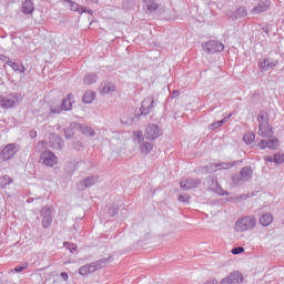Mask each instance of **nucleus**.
I'll return each mask as SVG.
<instances>
[{
  "mask_svg": "<svg viewBox=\"0 0 284 284\" xmlns=\"http://www.w3.org/2000/svg\"><path fill=\"white\" fill-rule=\"evenodd\" d=\"M19 103V94L12 93L10 95H0V108H4V110H10V108H14Z\"/></svg>",
  "mask_w": 284,
  "mask_h": 284,
  "instance_id": "423d86ee",
  "label": "nucleus"
},
{
  "mask_svg": "<svg viewBox=\"0 0 284 284\" xmlns=\"http://www.w3.org/2000/svg\"><path fill=\"white\" fill-rule=\"evenodd\" d=\"M12 70H14V72H20L21 74H23V72H26V67L23 65H19L18 63H14L12 64Z\"/></svg>",
  "mask_w": 284,
  "mask_h": 284,
  "instance_id": "f704fd0d",
  "label": "nucleus"
},
{
  "mask_svg": "<svg viewBox=\"0 0 284 284\" xmlns=\"http://www.w3.org/2000/svg\"><path fill=\"white\" fill-rule=\"evenodd\" d=\"M64 1L71 6V10H72L73 12H77V10H79V4H77V3L73 2L72 0H64Z\"/></svg>",
  "mask_w": 284,
  "mask_h": 284,
  "instance_id": "e433bc0d",
  "label": "nucleus"
},
{
  "mask_svg": "<svg viewBox=\"0 0 284 284\" xmlns=\"http://www.w3.org/2000/svg\"><path fill=\"white\" fill-rule=\"evenodd\" d=\"M80 132L85 136H94L95 132L92 126H88L87 124H79Z\"/></svg>",
  "mask_w": 284,
  "mask_h": 284,
  "instance_id": "393cba45",
  "label": "nucleus"
},
{
  "mask_svg": "<svg viewBox=\"0 0 284 284\" xmlns=\"http://www.w3.org/2000/svg\"><path fill=\"white\" fill-rule=\"evenodd\" d=\"M274 221V216L272 213H264L260 217V225H263V227H267V225H272V222Z\"/></svg>",
  "mask_w": 284,
  "mask_h": 284,
  "instance_id": "412c9836",
  "label": "nucleus"
},
{
  "mask_svg": "<svg viewBox=\"0 0 284 284\" xmlns=\"http://www.w3.org/2000/svg\"><path fill=\"white\" fill-rule=\"evenodd\" d=\"M22 12L23 14H32V12H34V3L32 0H24L22 2Z\"/></svg>",
  "mask_w": 284,
  "mask_h": 284,
  "instance_id": "4be33fe9",
  "label": "nucleus"
},
{
  "mask_svg": "<svg viewBox=\"0 0 284 284\" xmlns=\"http://www.w3.org/2000/svg\"><path fill=\"white\" fill-rule=\"evenodd\" d=\"M276 65H278V60H275V61H270V64H268V70H272V68H276Z\"/></svg>",
  "mask_w": 284,
  "mask_h": 284,
  "instance_id": "ea45409f",
  "label": "nucleus"
},
{
  "mask_svg": "<svg viewBox=\"0 0 284 284\" xmlns=\"http://www.w3.org/2000/svg\"><path fill=\"white\" fill-rule=\"evenodd\" d=\"M31 136H37V132H31Z\"/></svg>",
  "mask_w": 284,
  "mask_h": 284,
  "instance_id": "864d4df0",
  "label": "nucleus"
},
{
  "mask_svg": "<svg viewBox=\"0 0 284 284\" xmlns=\"http://www.w3.org/2000/svg\"><path fill=\"white\" fill-rule=\"evenodd\" d=\"M110 263V258H102L90 264H85L79 268V274L81 276H88V274H92L98 270L105 267Z\"/></svg>",
  "mask_w": 284,
  "mask_h": 284,
  "instance_id": "f03ea898",
  "label": "nucleus"
},
{
  "mask_svg": "<svg viewBox=\"0 0 284 284\" xmlns=\"http://www.w3.org/2000/svg\"><path fill=\"white\" fill-rule=\"evenodd\" d=\"M253 174L252 166L242 168L240 172L232 175V183L233 185H243L252 179Z\"/></svg>",
  "mask_w": 284,
  "mask_h": 284,
  "instance_id": "7ed1b4c3",
  "label": "nucleus"
},
{
  "mask_svg": "<svg viewBox=\"0 0 284 284\" xmlns=\"http://www.w3.org/2000/svg\"><path fill=\"white\" fill-rule=\"evenodd\" d=\"M202 48L206 54H216V52H223L225 50V44L219 42L217 40H211L203 43Z\"/></svg>",
  "mask_w": 284,
  "mask_h": 284,
  "instance_id": "39448f33",
  "label": "nucleus"
},
{
  "mask_svg": "<svg viewBox=\"0 0 284 284\" xmlns=\"http://www.w3.org/2000/svg\"><path fill=\"white\" fill-rule=\"evenodd\" d=\"M232 254H243V252H245V248H243V246H237L232 248Z\"/></svg>",
  "mask_w": 284,
  "mask_h": 284,
  "instance_id": "58836bf2",
  "label": "nucleus"
},
{
  "mask_svg": "<svg viewBox=\"0 0 284 284\" xmlns=\"http://www.w3.org/2000/svg\"><path fill=\"white\" fill-rule=\"evenodd\" d=\"M64 247H67L68 250H70L71 254H74V252H77V244H71L69 242L64 243Z\"/></svg>",
  "mask_w": 284,
  "mask_h": 284,
  "instance_id": "c9c22d12",
  "label": "nucleus"
},
{
  "mask_svg": "<svg viewBox=\"0 0 284 284\" xmlns=\"http://www.w3.org/2000/svg\"><path fill=\"white\" fill-rule=\"evenodd\" d=\"M101 94H112L113 92H116V87L110 82H104L101 84Z\"/></svg>",
  "mask_w": 284,
  "mask_h": 284,
  "instance_id": "aec40b11",
  "label": "nucleus"
},
{
  "mask_svg": "<svg viewBox=\"0 0 284 284\" xmlns=\"http://www.w3.org/2000/svg\"><path fill=\"white\" fill-rule=\"evenodd\" d=\"M273 163L276 165H283L284 163V154L282 153H276L273 155Z\"/></svg>",
  "mask_w": 284,
  "mask_h": 284,
  "instance_id": "7c9ffc66",
  "label": "nucleus"
},
{
  "mask_svg": "<svg viewBox=\"0 0 284 284\" xmlns=\"http://www.w3.org/2000/svg\"><path fill=\"white\" fill-rule=\"evenodd\" d=\"M264 161H266V163H274V158H272V155H266L264 156Z\"/></svg>",
  "mask_w": 284,
  "mask_h": 284,
  "instance_id": "a19ab883",
  "label": "nucleus"
},
{
  "mask_svg": "<svg viewBox=\"0 0 284 284\" xmlns=\"http://www.w3.org/2000/svg\"><path fill=\"white\" fill-rule=\"evenodd\" d=\"M101 176L99 175H91L88 176L87 179L82 180L78 184V190H85L88 187H92V185H97V183L100 182Z\"/></svg>",
  "mask_w": 284,
  "mask_h": 284,
  "instance_id": "9b49d317",
  "label": "nucleus"
},
{
  "mask_svg": "<svg viewBox=\"0 0 284 284\" xmlns=\"http://www.w3.org/2000/svg\"><path fill=\"white\" fill-rule=\"evenodd\" d=\"M230 119H232V113H230L227 116H224L222 120L213 122L209 129L214 131L217 130V128H221L224 123H227V121H230Z\"/></svg>",
  "mask_w": 284,
  "mask_h": 284,
  "instance_id": "b1692460",
  "label": "nucleus"
},
{
  "mask_svg": "<svg viewBox=\"0 0 284 284\" xmlns=\"http://www.w3.org/2000/svg\"><path fill=\"white\" fill-rule=\"evenodd\" d=\"M257 122L258 125H261V123H270V118H267V113L260 112L257 115Z\"/></svg>",
  "mask_w": 284,
  "mask_h": 284,
  "instance_id": "c756f323",
  "label": "nucleus"
},
{
  "mask_svg": "<svg viewBox=\"0 0 284 284\" xmlns=\"http://www.w3.org/2000/svg\"><path fill=\"white\" fill-rule=\"evenodd\" d=\"M70 111L72 110V94H68L67 98L63 99L62 103L60 106H51V112L52 114H61V112Z\"/></svg>",
  "mask_w": 284,
  "mask_h": 284,
  "instance_id": "6e6552de",
  "label": "nucleus"
},
{
  "mask_svg": "<svg viewBox=\"0 0 284 284\" xmlns=\"http://www.w3.org/2000/svg\"><path fill=\"white\" fill-rule=\"evenodd\" d=\"M256 140V135L254 134V132H246L243 135V141L244 143H246V145H252V142Z\"/></svg>",
  "mask_w": 284,
  "mask_h": 284,
  "instance_id": "c85d7f7f",
  "label": "nucleus"
},
{
  "mask_svg": "<svg viewBox=\"0 0 284 284\" xmlns=\"http://www.w3.org/2000/svg\"><path fill=\"white\" fill-rule=\"evenodd\" d=\"M152 150H154V145L150 142H144L141 146H140V152L142 154H150L152 152Z\"/></svg>",
  "mask_w": 284,
  "mask_h": 284,
  "instance_id": "bb28decb",
  "label": "nucleus"
},
{
  "mask_svg": "<svg viewBox=\"0 0 284 284\" xmlns=\"http://www.w3.org/2000/svg\"><path fill=\"white\" fill-rule=\"evenodd\" d=\"M8 180H9V182L4 183V185H10V183H12V180H10V176L4 178V181H8Z\"/></svg>",
  "mask_w": 284,
  "mask_h": 284,
  "instance_id": "8fccbe9b",
  "label": "nucleus"
},
{
  "mask_svg": "<svg viewBox=\"0 0 284 284\" xmlns=\"http://www.w3.org/2000/svg\"><path fill=\"white\" fill-rule=\"evenodd\" d=\"M205 168H206V172H212V171L216 172V170H230L231 168H234V162L233 163L224 162V163H220V164L214 163V164H211L210 166L206 165ZM216 168H219V169H216Z\"/></svg>",
  "mask_w": 284,
  "mask_h": 284,
  "instance_id": "6ab92c4d",
  "label": "nucleus"
},
{
  "mask_svg": "<svg viewBox=\"0 0 284 284\" xmlns=\"http://www.w3.org/2000/svg\"><path fill=\"white\" fill-rule=\"evenodd\" d=\"M133 135L135 138V141H138V143H143V141H145V138L143 136V132L141 131L133 132Z\"/></svg>",
  "mask_w": 284,
  "mask_h": 284,
  "instance_id": "473e14b6",
  "label": "nucleus"
},
{
  "mask_svg": "<svg viewBox=\"0 0 284 284\" xmlns=\"http://www.w3.org/2000/svg\"><path fill=\"white\" fill-rule=\"evenodd\" d=\"M272 128L270 126V123H261L258 124V135L262 136V139H272Z\"/></svg>",
  "mask_w": 284,
  "mask_h": 284,
  "instance_id": "a211bd4d",
  "label": "nucleus"
},
{
  "mask_svg": "<svg viewBox=\"0 0 284 284\" xmlns=\"http://www.w3.org/2000/svg\"><path fill=\"white\" fill-rule=\"evenodd\" d=\"M256 227V217L252 215H246L239 219L235 223V229L237 232H247V230H254Z\"/></svg>",
  "mask_w": 284,
  "mask_h": 284,
  "instance_id": "20e7f679",
  "label": "nucleus"
},
{
  "mask_svg": "<svg viewBox=\"0 0 284 284\" xmlns=\"http://www.w3.org/2000/svg\"><path fill=\"white\" fill-rule=\"evenodd\" d=\"M247 16V8L241 6L240 8L236 9V11L234 12V19H245V17Z\"/></svg>",
  "mask_w": 284,
  "mask_h": 284,
  "instance_id": "a878e982",
  "label": "nucleus"
},
{
  "mask_svg": "<svg viewBox=\"0 0 284 284\" xmlns=\"http://www.w3.org/2000/svg\"><path fill=\"white\" fill-rule=\"evenodd\" d=\"M59 150H63V141L58 142Z\"/></svg>",
  "mask_w": 284,
  "mask_h": 284,
  "instance_id": "09e8293b",
  "label": "nucleus"
},
{
  "mask_svg": "<svg viewBox=\"0 0 284 284\" xmlns=\"http://www.w3.org/2000/svg\"><path fill=\"white\" fill-rule=\"evenodd\" d=\"M178 200H179L181 203H189V202H190V195H187V194L179 195Z\"/></svg>",
  "mask_w": 284,
  "mask_h": 284,
  "instance_id": "4c0bfd02",
  "label": "nucleus"
},
{
  "mask_svg": "<svg viewBox=\"0 0 284 284\" xmlns=\"http://www.w3.org/2000/svg\"><path fill=\"white\" fill-rule=\"evenodd\" d=\"M8 59H10V58H8V57H6V55H1V57H0V60L3 61L4 63L8 62Z\"/></svg>",
  "mask_w": 284,
  "mask_h": 284,
  "instance_id": "49530a36",
  "label": "nucleus"
},
{
  "mask_svg": "<svg viewBox=\"0 0 284 284\" xmlns=\"http://www.w3.org/2000/svg\"><path fill=\"white\" fill-rule=\"evenodd\" d=\"M142 8L146 14H152V12L159 10V4L156 0H142Z\"/></svg>",
  "mask_w": 284,
  "mask_h": 284,
  "instance_id": "dca6fc26",
  "label": "nucleus"
},
{
  "mask_svg": "<svg viewBox=\"0 0 284 284\" xmlns=\"http://www.w3.org/2000/svg\"><path fill=\"white\" fill-rule=\"evenodd\" d=\"M108 214H109V216H111V219L116 216V214H119V207L115 205L109 207Z\"/></svg>",
  "mask_w": 284,
  "mask_h": 284,
  "instance_id": "72a5a7b5",
  "label": "nucleus"
},
{
  "mask_svg": "<svg viewBox=\"0 0 284 284\" xmlns=\"http://www.w3.org/2000/svg\"><path fill=\"white\" fill-rule=\"evenodd\" d=\"M280 145L278 139L274 138V134H272L268 140H262L258 143L260 150H265V148H268V150H276Z\"/></svg>",
  "mask_w": 284,
  "mask_h": 284,
  "instance_id": "f8f14e48",
  "label": "nucleus"
},
{
  "mask_svg": "<svg viewBox=\"0 0 284 284\" xmlns=\"http://www.w3.org/2000/svg\"><path fill=\"white\" fill-rule=\"evenodd\" d=\"M40 161H42L43 165L47 168H54V165L59 163V158H57L52 151L45 150L41 153Z\"/></svg>",
  "mask_w": 284,
  "mask_h": 284,
  "instance_id": "0eeeda50",
  "label": "nucleus"
},
{
  "mask_svg": "<svg viewBox=\"0 0 284 284\" xmlns=\"http://www.w3.org/2000/svg\"><path fill=\"white\" fill-rule=\"evenodd\" d=\"M60 276L61 278H63V281H68V278H70V276H68V273L65 272H62Z\"/></svg>",
  "mask_w": 284,
  "mask_h": 284,
  "instance_id": "37998d69",
  "label": "nucleus"
},
{
  "mask_svg": "<svg viewBox=\"0 0 284 284\" xmlns=\"http://www.w3.org/2000/svg\"><path fill=\"white\" fill-rule=\"evenodd\" d=\"M180 94L181 93L178 90L173 91L172 92V99H176Z\"/></svg>",
  "mask_w": 284,
  "mask_h": 284,
  "instance_id": "c03bdc74",
  "label": "nucleus"
},
{
  "mask_svg": "<svg viewBox=\"0 0 284 284\" xmlns=\"http://www.w3.org/2000/svg\"><path fill=\"white\" fill-rule=\"evenodd\" d=\"M163 134V131H161L159 129V125L156 124H149L145 129V139L148 141H154L156 139H159V136H161Z\"/></svg>",
  "mask_w": 284,
  "mask_h": 284,
  "instance_id": "1a4fd4ad",
  "label": "nucleus"
},
{
  "mask_svg": "<svg viewBox=\"0 0 284 284\" xmlns=\"http://www.w3.org/2000/svg\"><path fill=\"white\" fill-rule=\"evenodd\" d=\"M271 2L270 0H260L257 6H255L252 10L251 13L253 14H262V12H267L270 9Z\"/></svg>",
  "mask_w": 284,
  "mask_h": 284,
  "instance_id": "f3484780",
  "label": "nucleus"
},
{
  "mask_svg": "<svg viewBox=\"0 0 284 284\" xmlns=\"http://www.w3.org/2000/svg\"><path fill=\"white\" fill-rule=\"evenodd\" d=\"M97 99V93L93 91H87L82 98L83 103H92Z\"/></svg>",
  "mask_w": 284,
  "mask_h": 284,
  "instance_id": "cd10ccee",
  "label": "nucleus"
},
{
  "mask_svg": "<svg viewBox=\"0 0 284 284\" xmlns=\"http://www.w3.org/2000/svg\"><path fill=\"white\" fill-rule=\"evenodd\" d=\"M41 214L43 216V219H42V227H44V229L50 227V225H52V211L50 210V207L44 206L41 210Z\"/></svg>",
  "mask_w": 284,
  "mask_h": 284,
  "instance_id": "2eb2a0df",
  "label": "nucleus"
},
{
  "mask_svg": "<svg viewBox=\"0 0 284 284\" xmlns=\"http://www.w3.org/2000/svg\"><path fill=\"white\" fill-rule=\"evenodd\" d=\"M26 270V266H17L14 268V272L19 273V272H23Z\"/></svg>",
  "mask_w": 284,
  "mask_h": 284,
  "instance_id": "79ce46f5",
  "label": "nucleus"
},
{
  "mask_svg": "<svg viewBox=\"0 0 284 284\" xmlns=\"http://www.w3.org/2000/svg\"><path fill=\"white\" fill-rule=\"evenodd\" d=\"M87 1V3H98L99 2V0H85Z\"/></svg>",
  "mask_w": 284,
  "mask_h": 284,
  "instance_id": "3c124183",
  "label": "nucleus"
},
{
  "mask_svg": "<svg viewBox=\"0 0 284 284\" xmlns=\"http://www.w3.org/2000/svg\"><path fill=\"white\" fill-rule=\"evenodd\" d=\"M7 65H10V68H12V65H14V62L11 59H7Z\"/></svg>",
  "mask_w": 284,
  "mask_h": 284,
  "instance_id": "a18cd8bd",
  "label": "nucleus"
},
{
  "mask_svg": "<svg viewBox=\"0 0 284 284\" xmlns=\"http://www.w3.org/2000/svg\"><path fill=\"white\" fill-rule=\"evenodd\" d=\"M19 152V145L17 144H8L3 150H2V158L3 161H10L14 154Z\"/></svg>",
  "mask_w": 284,
  "mask_h": 284,
  "instance_id": "4468645a",
  "label": "nucleus"
},
{
  "mask_svg": "<svg viewBox=\"0 0 284 284\" xmlns=\"http://www.w3.org/2000/svg\"><path fill=\"white\" fill-rule=\"evenodd\" d=\"M180 187L182 190H196V187H201L200 179H186L180 182Z\"/></svg>",
  "mask_w": 284,
  "mask_h": 284,
  "instance_id": "ddd939ff",
  "label": "nucleus"
},
{
  "mask_svg": "<svg viewBox=\"0 0 284 284\" xmlns=\"http://www.w3.org/2000/svg\"><path fill=\"white\" fill-rule=\"evenodd\" d=\"M260 68L261 70H264V72H267L270 70V59L265 58L260 61Z\"/></svg>",
  "mask_w": 284,
  "mask_h": 284,
  "instance_id": "2f4dec72",
  "label": "nucleus"
},
{
  "mask_svg": "<svg viewBox=\"0 0 284 284\" xmlns=\"http://www.w3.org/2000/svg\"><path fill=\"white\" fill-rule=\"evenodd\" d=\"M156 106V102H154V98L148 97L145 98L138 112L130 119L125 120V116H122V123H126V125H132L134 123H139L140 121H145V116L153 112L154 108Z\"/></svg>",
  "mask_w": 284,
  "mask_h": 284,
  "instance_id": "f257e3e1",
  "label": "nucleus"
},
{
  "mask_svg": "<svg viewBox=\"0 0 284 284\" xmlns=\"http://www.w3.org/2000/svg\"><path fill=\"white\" fill-rule=\"evenodd\" d=\"M205 284H219V281L217 280H211V281L206 282Z\"/></svg>",
  "mask_w": 284,
  "mask_h": 284,
  "instance_id": "de8ad7c7",
  "label": "nucleus"
},
{
  "mask_svg": "<svg viewBox=\"0 0 284 284\" xmlns=\"http://www.w3.org/2000/svg\"><path fill=\"white\" fill-rule=\"evenodd\" d=\"M99 81V75L97 73H87L83 78V83L85 85H92V83H97Z\"/></svg>",
  "mask_w": 284,
  "mask_h": 284,
  "instance_id": "5701e85b",
  "label": "nucleus"
},
{
  "mask_svg": "<svg viewBox=\"0 0 284 284\" xmlns=\"http://www.w3.org/2000/svg\"><path fill=\"white\" fill-rule=\"evenodd\" d=\"M219 194H220V196H229L230 193L222 191V193L220 192Z\"/></svg>",
  "mask_w": 284,
  "mask_h": 284,
  "instance_id": "603ef678",
  "label": "nucleus"
},
{
  "mask_svg": "<svg viewBox=\"0 0 284 284\" xmlns=\"http://www.w3.org/2000/svg\"><path fill=\"white\" fill-rule=\"evenodd\" d=\"M243 283V274L239 271L230 273L226 277L222 278L220 284H239Z\"/></svg>",
  "mask_w": 284,
  "mask_h": 284,
  "instance_id": "9d476101",
  "label": "nucleus"
}]
</instances>
